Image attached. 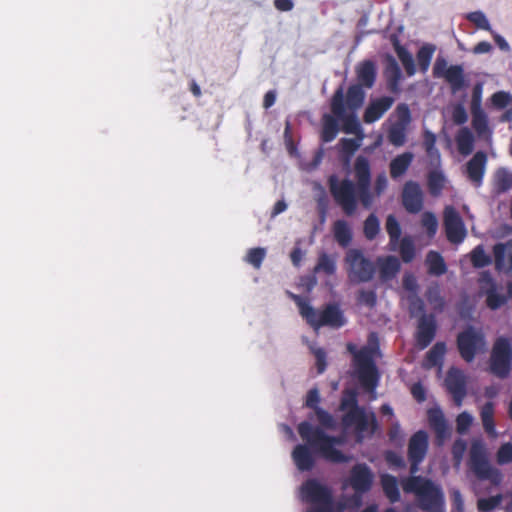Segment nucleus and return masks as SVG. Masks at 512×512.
<instances>
[{
  "mask_svg": "<svg viewBox=\"0 0 512 512\" xmlns=\"http://www.w3.org/2000/svg\"><path fill=\"white\" fill-rule=\"evenodd\" d=\"M381 486L385 496L391 503H396L400 500L401 495L398 486V480L395 476L390 474H383L381 476Z\"/></svg>",
  "mask_w": 512,
  "mask_h": 512,
  "instance_id": "obj_29",
  "label": "nucleus"
},
{
  "mask_svg": "<svg viewBox=\"0 0 512 512\" xmlns=\"http://www.w3.org/2000/svg\"><path fill=\"white\" fill-rule=\"evenodd\" d=\"M456 143L462 155H469L474 148V136L467 127H463L456 135Z\"/></svg>",
  "mask_w": 512,
  "mask_h": 512,
  "instance_id": "obj_35",
  "label": "nucleus"
},
{
  "mask_svg": "<svg viewBox=\"0 0 512 512\" xmlns=\"http://www.w3.org/2000/svg\"><path fill=\"white\" fill-rule=\"evenodd\" d=\"M340 145L342 152L346 154H353L359 148L358 141L353 138H342Z\"/></svg>",
  "mask_w": 512,
  "mask_h": 512,
  "instance_id": "obj_62",
  "label": "nucleus"
},
{
  "mask_svg": "<svg viewBox=\"0 0 512 512\" xmlns=\"http://www.w3.org/2000/svg\"><path fill=\"white\" fill-rule=\"evenodd\" d=\"M393 46H394V50H395L398 58L400 59L406 73L409 76L414 75L416 72V68H415L414 59H413L411 53L404 46H402L397 39L394 40Z\"/></svg>",
  "mask_w": 512,
  "mask_h": 512,
  "instance_id": "obj_36",
  "label": "nucleus"
},
{
  "mask_svg": "<svg viewBox=\"0 0 512 512\" xmlns=\"http://www.w3.org/2000/svg\"><path fill=\"white\" fill-rule=\"evenodd\" d=\"M430 428L435 432L439 442L445 440L449 434V426L440 408H430L427 412Z\"/></svg>",
  "mask_w": 512,
  "mask_h": 512,
  "instance_id": "obj_23",
  "label": "nucleus"
},
{
  "mask_svg": "<svg viewBox=\"0 0 512 512\" xmlns=\"http://www.w3.org/2000/svg\"><path fill=\"white\" fill-rule=\"evenodd\" d=\"M357 303L373 308L377 304V294L374 290L361 289L357 294Z\"/></svg>",
  "mask_w": 512,
  "mask_h": 512,
  "instance_id": "obj_51",
  "label": "nucleus"
},
{
  "mask_svg": "<svg viewBox=\"0 0 512 512\" xmlns=\"http://www.w3.org/2000/svg\"><path fill=\"white\" fill-rule=\"evenodd\" d=\"M266 256V249L257 247V248H251L246 257L245 260L249 264H251L255 269H259L262 265V262Z\"/></svg>",
  "mask_w": 512,
  "mask_h": 512,
  "instance_id": "obj_47",
  "label": "nucleus"
},
{
  "mask_svg": "<svg viewBox=\"0 0 512 512\" xmlns=\"http://www.w3.org/2000/svg\"><path fill=\"white\" fill-rule=\"evenodd\" d=\"M490 100L495 108L504 109L511 103L512 98L508 92L497 91L491 96Z\"/></svg>",
  "mask_w": 512,
  "mask_h": 512,
  "instance_id": "obj_55",
  "label": "nucleus"
},
{
  "mask_svg": "<svg viewBox=\"0 0 512 512\" xmlns=\"http://www.w3.org/2000/svg\"><path fill=\"white\" fill-rule=\"evenodd\" d=\"M452 120L457 125H462L467 122L468 115L464 106L458 104L454 107L452 111Z\"/></svg>",
  "mask_w": 512,
  "mask_h": 512,
  "instance_id": "obj_60",
  "label": "nucleus"
},
{
  "mask_svg": "<svg viewBox=\"0 0 512 512\" xmlns=\"http://www.w3.org/2000/svg\"><path fill=\"white\" fill-rule=\"evenodd\" d=\"M481 282H486L489 287L484 291L486 295V305L491 310H497L507 302V297L497 292V287L488 272H484L481 277Z\"/></svg>",
  "mask_w": 512,
  "mask_h": 512,
  "instance_id": "obj_24",
  "label": "nucleus"
},
{
  "mask_svg": "<svg viewBox=\"0 0 512 512\" xmlns=\"http://www.w3.org/2000/svg\"><path fill=\"white\" fill-rule=\"evenodd\" d=\"M331 112L339 120L343 122V130L346 133H355L359 131L360 124L352 111L350 114L346 113L345 100L343 88L339 87L333 94L331 99Z\"/></svg>",
  "mask_w": 512,
  "mask_h": 512,
  "instance_id": "obj_14",
  "label": "nucleus"
},
{
  "mask_svg": "<svg viewBox=\"0 0 512 512\" xmlns=\"http://www.w3.org/2000/svg\"><path fill=\"white\" fill-rule=\"evenodd\" d=\"M354 174L356 182L349 178L339 179L335 174L328 178L330 194L346 216H353L356 213L359 202L365 209H370L374 197H379L388 185L386 174L380 173L374 182V192L371 191L370 163L361 155L355 160Z\"/></svg>",
  "mask_w": 512,
  "mask_h": 512,
  "instance_id": "obj_2",
  "label": "nucleus"
},
{
  "mask_svg": "<svg viewBox=\"0 0 512 512\" xmlns=\"http://www.w3.org/2000/svg\"><path fill=\"white\" fill-rule=\"evenodd\" d=\"M339 410L344 412L342 426L345 429L354 428L357 442H362L365 434L371 436L377 431L376 415L373 412L367 413L364 407L359 406L356 390H343Z\"/></svg>",
  "mask_w": 512,
  "mask_h": 512,
  "instance_id": "obj_3",
  "label": "nucleus"
},
{
  "mask_svg": "<svg viewBox=\"0 0 512 512\" xmlns=\"http://www.w3.org/2000/svg\"><path fill=\"white\" fill-rule=\"evenodd\" d=\"M496 461L499 465H506L512 462V443L502 444L497 453Z\"/></svg>",
  "mask_w": 512,
  "mask_h": 512,
  "instance_id": "obj_53",
  "label": "nucleus"
},
{
  "mask_svg": "<svg viewBox=\"0 0 512 512\" xmlns=\"http://www.w3.org/2000/svg\"><path fill=\"white\" fill-rule=\"evenodd\" d=\"M354 362L361 386L368 392H374L378 385L379 374L371 351L362 348L355 353Z\"/></svg>",
  "mask_w": 512,
  "mask_h": 512,
  "instance_id": "obj_9",
  "label": "nucleus"
},
{
  "mask_svg": "<svg viewBox=\"0 0 512 512\" xmlns=\"http://www.w3.org/2000/svg\"><path fill=\"white\" fill-rule=\"evenodd\" d=\"M433 75L436 78H444L455 93L462 90L467 84L464 68L462 65H451L443 57H438L433 66Z\"/></svg>",
  "mask_w": 512,
  "mask_h": 512,
  "instance_id": "obj_11",
  "label": "nucleus"
},
{
  "mask_svg": "<svg viewBox=\"0 0 512 512\" xmlns=\"http://www.w3.org/2000/svg\"><path fill=\"white\" fill-rule=\"evenodd\" d=\"M444 176L439 171H431L427 177V184L429 192L432 196H438L441 194L444 188Z\"/></svg>",
  "mask_w": 512,
  "mask_h": 512,
  "instance_id": "obj_42",
  "label": "nucleus"
},
{
  "mask_svg": "<svg viewBox=\"0 0 512 512\" xmlns=\"http://www.w3.org/2000/svg\"><path fill=\"white\" fill-rule=\"evenodd\" d=\"M321 401L319 390L312 388L307 392L305 406L314 411L318 426L302 421L297 426L298 434L305 442L298 444L292 451V459L300 471H310L315 466V457H321L331 463H346L349 457L335 446L342 445L344 439L325 432L335 430L337 423L333 415L319 406Z\"/></svg>",
  "mask_w": 512,
  "mask_h": 512,
  "instance_id": "obj_1",
  "label": "nucleus"
},
{
  "mask_svg": "<svg viewBox=\"0 0 512 512\" xmlns=\"http://www.w3.org/2000/svg\"><path fill=\"white\" fill-rule=\"evenodd\" d=\"M512 367V346L508 338H498L490 356V372L500 379L509 376Z\"/></svg>",
  "mask_w": 512,
  "mask_h": 512,
  "instance_id": "obj_8",
  "label": "nucleus"
},
{
  "mask_svg": "<svg viewBox=\"0 0 512 512\" xmlns=\"http://www.w3.org/2000/svg\"><path fill=\"white\" fill-rule=\"evenodd\" d=\"M385 460L390 466L399 469L405 468L406 466L403 457L394 451H387L385 454Z\"/></svg>",
  "mask_w": 512,
  "mask_h": 512,
  "instance_id": "obj_59",
  "label": "nucleus"
},
{
  "mask_svg": "<svg viewBox=\"0 0 512 512\" xmlns=\"http://www.w3.org/2000/svg\"><path fill=\"white\" fill-rule=\"evenodd\" d=\"M495 269L499 272H512V239L497 243L493 247Z\"/></svg>",
  "mask_w": 512,
  "mask_h": 512,
  "instance_id": "obj_22",
  "label": "nucleus"
},
{
  "mask_svg": "<svg viewBox=\"0 0 512 512\" xmlns=\"http://www.w3.org/2000/svg\"><path fill=\"white\" fill-rule=\"evenodd\" d=\"M336 269V258L333 255H329L326 252L319 253L313 273H324L327 276H331L335 274Z\"/></svg>",
  "mask_w": 512,
  "mask_h": 512,
  "instance_id": "obj_31",
  "label": "nucleus"
},
{
  "mask_svg": "<svg viewBox=\"0 0 512 512\" xmlns=\"http://www.w3.org/2000/svg\"><path fill=\"white\" fill-rule=\"evenodd\" d=\"M374 475L370 467L365 463L355 464L349 473V477L343 482V488L350 486L357 494H365L372 488Z\"/></svg>",
  "mask_w": 512,
  "mask_h": 512,
  "instance_id": "obj_12",
  "label": "nucleus"
},
{
  "mask_svg": "<svg viewBox=\"0 0 512 512\" xmlns=\"http://www.w3.org/2000/svg\"><path fill=\"white\" fill-rule=\"evenodd\" d=\"M482 92H483V85L481 83L475 84L472 90V97H471V104L470 109L471 111L475 110H482Z\"/></svg>",
  "mask_w": 512,
  "mask_h": 512,
  "instance_id": "obj_58",
  "label": "nucleus"
},
{
  "mask_svg": "<svg viewBox=\"0 0 512 512\" xmlns=\"http://www.w3.org/2000/svg\"><path fill=\"white\" fill-rule=\"evenodd\" d=\"M480 417L485 432L491 437H496L497 433L495 429L493 402L489 401L482 406Z\"/></svg>",
  "mask_w": 512,
  "mask_h": 512,
  "instance_id": "obj_32",
  "label": "nucleus"
},
{
  "mask_svg": "<svg viewBox=\"0 0 512 512\" xmlns=\"http://www.w3.org/2000/svg\"><path fill=\"white\" fill-rule=\"evenodd\" d=\"M376 75L375 63L371 60H365L356 67V78L358 82L356 85L370 89L375 84Z\"/></svg>",
  "mask_w": 512,
  "mask_h": 512,
  "instance_id": "obj_25",
  "label": "nucleus"
},
{
  "mask_svg": "<svg viewBox=\"0 0 512 512\" xmlns=\"http://www.w3.org/2000/svg\"><path fill=\"white\" fill-rule=\"evenodd\" d=\"M402 205L411 214L419 213L423 208L424 194L415 181H407L402 190Z\"/></svg>",
  "mask_w": 512,
  "mask_h": 512,
  "instance_id": "obj_19",
  "label": "nucleus"
},
{
  "mask_svg": "<svg viewBox=\"0 0 512 512\" xmlns=\"http://www.w3.org/2000/svg\"><path fill=\"white\" fill-rule=\"evenodd\" d=\"M421 224L426 229L427 235L430 238L435 236L438 228V221L432 212H425L422 215Z\"/></svg>",
  "mask_w": 512,
  "mask_h": 512,
  "instance_id": "obj_50",
  "label": "nucleus"
},
{
  "mask_svg": "<svg viewBox=\"0 0 512 512\" xmlns=\"http://www.w3.org/2000/svg\"><path fill=\"white\" fill-rule=\"evenodd\" d=\"M470 259L475 268L486 267L492 262L491 257L486 254L482 245H478L472 250Z\"/></svg>",
  "mask_w": 512,
  "mask_h": 512,
  "instance_id": "obj_45",
  "label": "nucleus"
},
{
  "mask_svg": "<svg viewBox=\"0 0 512 512\" xmlns=\"http://www.w3.org/2000/svg\"><path fill=\"white\" fill-rule=\"evenodd\" d=\"M446 353V343L439 341L427 352L425 361L429 367L441 366Z\"/></svg>",
  "mask_w": 512,
  "mask_h": 512,
  "instance_id": "obj_38",
  "label": "nucleus"
},
{
  "mask_svg": "<svg viewBox=\"0 0 512 512\" xmlns=\"http://www.w3.org/2000/svg\"><path fill=\"white\" fill-rule=\"evenodd\" d=\"M437 333V322L433 314H423L418 319L415 333L416 346L423 350L434 340Z\"/></svg>",
  "mask_w": 512,
  "mask_h": 512,
  "instance_id": "obj_18",
  "label": "nucleus"
},
{
  "mask_svg": "<svg viewBox=\"0 0 512 512\" xmlns=\"http://www.w3.org/2000/svg\"><path fill=\"white\" fill-rule=\"evenodd\" d=\"M409 126L392 123L387 131V139L395 147H401L406 143Z\"/></svg>",
  "mask_w": 512,
  "mask_h": 512,
  "instance_id": "obj_37",
  "label": "nucleus"
},
{
  "mask_svg": "<svg viewBox=\"0 0 512 512\" xmlns=\"http://www.w3.org/2000/svg\"><path fill=\"white\" fill-rule=\"evenodd\" d=\"M484 344L483 334L472 326L467 327L457 336L459 354L466 362H472Z\"/></svg>",
  "mask_w": 512,
  "mask_h": 512,
  "instance_id": "obj_10",
  "label": "nucleus"
},
{
  "mask_svg": "<svg viewBox=\"0 0 512 512\" xmlns=\"http://www.w3.org/2000/svg\"><path fill=\"white\" fill-rule=\"evenodd\" d=\"M473 417L468 412L460 413L456 418V429L460 434H464L468 431L472 425Z\"/></svg>",
  "mask_w": 512,
  "mask_h": 512,
  "instance_id": "obj_57",
  "label": "nucleus"
},
{
  "mask_svg": "<svg viewBox=\"0 0 512 512\" xmlns=\"http://www.w3.org/2000/svg\"><path fill=\"white\" fill-rule=\"evenodd\" d=\"M413 159L414 154L408 151L393 158L389 164L391 178L396 180L403 176L411 166Z\"/></svg>",
  "mask_w": 512,
  "mask_h": 512,
  "instance_id": "obj_28",
  "label": "nucleus"
},
{
  "mask_svg": "<svg viewBox=\"0 0 512 512\" xmlns=\"http://www.w3.org/2000/svg\"><path fill=\"white\" fill-rule=\"evenodd\" d=\"M445 387L451 394L455 405L460 407L467 395V377L465 373L457 367H451L445 377Z\"/></svg>",
  "mask_w": 512,
  "mask_h": 512,
  "instance_id": "obj_16",
  "label": "nucleus"
},
{
  "mask_svg": "<svg viewBox=\"0 0 512 512\" xmlns=\"http://www.w3.org/2000/svg\"><path fill=\"white\" fill-rule=\"evenodd\" d=\"M289 295L298 306L300 315L313 329L318 330L324 326L340 328L345 325L346 319L338 304H327L321 311H318L301 296L293 293H289Z\"/></svg>",
  "mask_w": 512,
  "mask_h": 512,
  "instance_id": "obj_5",
  "label": "nucleus"
},
{
  "mask_svg": "<svg viewBox=\"0 0 512 512\" xmlns=\"http://www.w3.org/2000/svg\"><path fill=\"white\" fill-rule=\"evenodd\" d=\"M302 499L314 506L321 504H333L331 489L321 484L316 479H308L301 486Z\"/></svg>",
  "mask_w": 512,
  "mask_h": 512,
  "instance_id": "obj_15",
  "label": "nucleus"
},
{
  "mask_svg": "<svg viewBox=\"0 0 512 512\" xmlns=\"http://www.w3.org/2000/svg\"><path fill=\"white\" fill-rule=\"evenodd\" d=\"M395 115H396V121L394 123L404 125V126L410 125V123L412 121V117H411V112H410L409 106L407 104H405V103L398 104L395 109Z\"/></svg>",
  "mask_w": 512,
  "mask_h": 512,
  "instance_id": "obj_49",
  "label": "nucleus"
},
{
  "mask_svg": "<svg viewBox=\"0 0 512 512\" xmlns=\"http://www.w3.org/2000/svg\"><path fill=\"white\" fill-rule=\"evenodd\" d=\"M468 467L477 479L489 481L494 486H498L503 480L501 471L489 463L486 451L481 444L474 443L471 446Z\"/></svg>",
  "mask_w": 512,
  "mask_h": 512,
  "instance_id": "obj_7",
  "label": "nucleus"
},
{
  "mask_svg": "<svg viewBox=\"0 0 512 512\" xmlns=\"http://www.w3.org/2000/svg\"><path fill=\"white\" fill-rule=\"evenodd\" d=\"M428 434L419 430L415 432L408 443V460L410 462V474L419 471V465L423 462L428 451Z\"/></svg>",
  "mask_w": 512,
  "mask_h": 512,
  "instance_id": "obj_13",
  "label": "nucleus"
},
{
  "mask_svg": "<svg viewBox=\"0 0 512 512\" xmlns=\"http://www.w3.org/2000/svg\"><path fill=\"white\" fill-rule=\"evenodd\" d=\"M426 264L428 273L434 276H441L446 273L447 266L444 258L436 251H429L426 256Z\"/></svg>",
  "mask_w": 512,
  "mask_h": 512,
  "instance_id": "obj_33",
  "label": "nucleus"
},
{
  "mask_svg": "<svg viewBox=\"0 0 512 512\" xmlns=\"http://www.w3.org/2000/svg\"><path fill=\"white\" fill-rule=\"evenodd\" d=\"M502 502V495L498 494L495 496L480 498L477 501V508L482 512H489L498 507Z\"/></svg>",
  "mask_w": 512,
  "mask_h": 512,
  "instance_id": "obj_48",
  "label": "nucleus"
},
{
  "mask_svg": "<svg viewBox=\"0 0 512 512\" xmlns=\"http://www.w3.org/2000/svg\"><path fill=\"white\" fill-rule=\"evenodd\" d=\"M444 227L449 242L459 244L466 237V228L462 218L456 209L448 206L444 210Z\"/></svg>",
  "mask_w": 512,
  "mask_h": 512,
  "instance_id": "obj_17",
  "label": "nucleus"
},
{
  "mask_svg": "<svg viewBox=\"0 0 512 512\" xmlns=\"http://www.w3.org/2000/svg\"><path fill=\"white\" fill-rule=\"evenodd\" d=\"M386 231L390 238V244L396 245L401 237V226L397 220V218L390 214L386 218V224H385Z\"/></svg>",
  "mask_w": 512,
  "mask_h": 512,
  "instance_id": "obj_44",
  "label": "nucleus"
},
{
  "mask_svg": "<svg viewBox=\"0 0 512 512\" xmlns=\"http://www.w3.org/2000/svg\"><path fill=\"white\" fill-rule=\"evenodd\" d=\"M435 50L436 47L433 44H425L418 50L416 57L419 68L423 73L428 70Z\"/></svg>",
  "mask_w": 512,
  "mask_h": 512,
  "instance_id": "obj_40",
  "label": "nucleus"
},
{
  "mask_svg": "<svg viewBox=\"0 0 512 512\" xmlns=\"http://www.w3.org/2000/svg\"><path fill=\"white\" fill-rule=\"evenodd\" d=\"M472 114V126L475 131L481 135L488 129V120L485 112L482 110L471 111Z\"/></svg>",
  "mask_w": 512,
  "mask_h": 512,
  "instance_id": "obj_46",
  "label": "nucleus"
},
{
  "mask_svg": "<svg viewBox=\"0 0 512 512\" xmlns=\"http://www.w3.org/2000/svg\"><path fill=\"white\" fill-rule=\"evenodd\" d=\"M380 232V221L378 217L371 213L363 223V233L367 240H374Z\"/></svg>",
  "mask_w": 512,
  "mask_h": 512,
  "instance_id": "obj_41",
  "label": "nucleus"
},
{
  "mask_svg": "<svg viewBox=\"0 0 512 512\" xmlns=\"http://www.w3.org/2000/svg\"><path fill=\"white\" fill-rule=\"evenodd\" d=\"M379 276L382 281H389L396 277L401 269L400 261L395 256L379 257Z\"/></svg>",
  "mask_w": 512,
  "mask_h": 512,
  "instance_id": "obj_27",
  "label": "nucleus"
},
{
  "mask_svg": "<svg viewBox=\"0 0 512 512\" xmlns=\"http://www.w3.org/2000/svg\"><path fill=\"white\" fill-rule=\"evenodd\" d=\"M411 394L413 398L421 403L426 400V390L421 383H414L411 387Z\"/></svg>",
  "mask_w": 512,
  "mask_h": 512,
  "instance_id": "obj_63",
  "label": "nucleus"
},
{
  "mask_svg": "<svg viewBox=\"0 0 512 512\" xmlns=\"http://www.w3.org/2000/svg\"><path fill=\"white\" fill-rule=\"evenodd\" d=\"M337 120L338 118L334 116V114H324L322 118L323 125L321 131V140L324 143H329L336 138L339 132V125Z\"/></svg>",
  "mask_w": 512,
  "mask_h": 512,
  "instance_id": "obj_30",
  "label": "nucleus"
},
{
  "mask_svg": "<svg viewBox=\"0 0 512 512\" xmlns=\"http://www.w3.org/2000/svg\"><path fill=\"white\" fill-rule=\"evenodd\" d=\"M365 92L361 85H351L346 93V105L351 111L358 110L364 103Z\"/></svg>",
  "mask_w": 512,
  "mask_h": 512,
  "instance_id": "obj_34",
  "label": "nucleus"
},
{
  "mask_svg": "<svg viewBox=\"0 0 512 512\" xmlns=\"http://www.w3.org/2000/svg\"><path fill=\"white\" fill-rule=\"evenodd\" d=\"M452 512H464V500L459 490L451 492Z\"/></svg>",
  "mask_w": 512,
  "mask_h": 512,
  "instance_id": "obj_61",
  "label": "nucleus"
},
{
  "mask_svg": "<svg viewBox=\"0 0 512 512\" xmlns=\"http://www.w3.org/2000/svg\"><path fill=\"white\" fill-rule=\"evenodd\" d=\"M346 272L351 283L370 282L376 273L375 264L360 249H349L344 257Z\"/></svg>",
  "mask_w": 512,
  "mask_h": 512,
  "instance_id": "obj_6",
  "label": "nucleus"
},
{
  "mask_svg": "<svg viewBox=\"0 0 512 512\" xmlns=\"http://www.w3.org/2000/svg\"><path fill=\"white\" fill-rule=\"evenodd\" d=\"M332 234L334 240L342 248L348 247L353 240L352 228L344 219H338L333 222Z\"/></svg>",
  "mask_w": 512,
  "mask_h": 512,
  "instance_id": "obj_26",
  "label": "nucleus"
},
{
  "mask_svg": "<svg viewBox=\"0 0 512 512\" xmlns=\"http://www.w3.org/2000/svg\"><path fill=\"white\" fill-rule=\"evenodd\" d=\"M512 187V174L505 169L497 170L494 179V190L497 194L507 192Z\"/></svg>",
  "mask_w": 512,
  "mask_h": 512,
  "instance_id": "obj_39",
  "label": "nucleus"
},
{
  "mask_svg": "<svg viewBox=\"0 0 512 512\" xmlns=\"http://www.w3.org/2000/svg\"><path fill=\"white\" fill-rule=\"evenodd\" d=\"M436 145V136L431 131L426 130L423 135V146L425 148L426 153L433 157L434 154L439 155L438 150L435 147Z\"/></svg>",
  "mask_w": 512,
  "mask_h": 512,
  "instance_id": "obj_56",
  "label": "nucleus"
},
{
  "mask_svg": "<svg viewBox=\"0 0 512 512\" xmlns=\"http://www.w3.org/2000/svg\"><path fill=\"white\" fill-rule=\"evenodd\" d=\"M401 485L405 493H412L417 497L422 510L444 512L443 492L432 480L411 474L402 479Z\"/></svg>",
  "mask_w": 512,
  "mask_h": 512,
  "instance_id": "obj_4",
  "label": "nucleus"
},
{
  "mask_svg": "<svg viewBox=\"0 0 512 512\" xmlns=\"http://www.w3.org/2000/svg\"><path fill=\"white\" fill-rule=\"evenodd\" d=\"M343 507H339L338 510H334L333 504H321L317 506L310 507L306 512H342Z\"/></svg>",
  "mask_w": 512,
  "mask_h": 512,
  "instance_id": "obj_64",
  "label": "nucleus"
},
{
  "mask_svg": "<svg viewBox=\"0 0 512 512\" xmlns=\"http://www.w3.org/2000/svg\"><path fill=\"white\" fill-rule=\"evenodd\" d=\"M486 163L487 156L485 152L478 151L466 164L467 177L476 187L482 185Z\"/></svg>",
  "mask_w": 512,
  "mask_h": 512,
  "instance_id": "obj_21",
  "label": "nucleus"
},
{
  "mask_svg": "<svg viewBox=\"0 0 512 512\" xmlns=\"http://www.w3.org/2000/svg\"><path fill=\"white\" fill-rule=\"evenodd\" d=\"M425 297L427 301L434 307H443L444 305V300L440 294V289L438 285L428 287V289L425 292Z\"/></svg>",
  "mask_w": 512,
  "mask_h": 512,
  "instance_id": "obj_54",
  "label": "nucleus"
},
{
  "mask_svg": "<svg viewBox=\"0 0 512 512\" xmlns=\"http://www.w3.org/2000/svg\"><path fill=\"white\" fill-rule=\"evenodd\" d=\"M467 19L472 22L477 28L491 31V25L485 16V14L481 11H474L467 15Z\"/></svg>",
  "mask_w": 512,
  "mask_h": 512,
  "instance_id": "obj_52",
  "label": "nucleus"
},
{
  "mask_svg": "<svg viewBox=\"0 0 512 512\" xmlns=\"http://www.w3.org/2000/svg\"><path fill=\"white\" fill-rule=\"evenodd\" d=\"M399 252L404 263H410L415 258V245L411 237L405 236L399 240Z\"/></svg>",
  "mask_w": 512,
  "mask_h": 512,
  "instance_id": "obj_43",
  "label": "nucleus"
},
{
  "mask_svg": "<svg viewBox=\"0 0 512 512\" xmlns=\"http://www.w3.org/2000/svg\"><path fill=\"white\" fill-rule=\"evenodd\" d=\"M394 98L391 96H383L371 100L363 114V121L371 124L378 121L392 107Z\"/></svg>",
  "mask_w": 512,
  "mask_h": 512,
  "instance_id": "obj_20",
  "label": "nucleus"
}]
</instances>
